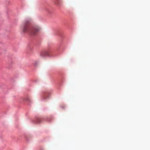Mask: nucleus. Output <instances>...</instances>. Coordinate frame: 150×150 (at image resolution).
<instances>
[{
  "mask_svg": "<svg viewBox=\"0 0 150 150\" xmlns=\"http://www.w3.org/2000/svg\"><path fill=\"white\" fill-rule=\"evenodd\" d=\"M20 28L22 33H27L31 35H35L40 30V28L38 27L30 28V23L28 21H25L21 26Z\"/></svg>",
  "mask_w": 150,
  "mask_h": 150,
  "instance_id": "nucleus-1",
  "label": "nucleus"
},
{
  "mask_svg": "<svg viewBox=\"0 0 150 150\" xmlns=\"http://www.w3.org/2000/svg\"><path fill=\"white\" fill-rule=\"evenodd\" d=\"M52 51L51 50H48L42 51L40 53L41 57L45 58L46 56L51 57Z\"/></svg>",
  "mask_w": 150,
  "mask_h": 150,
  "instance_id": "nucleus-2",
  "label": "nucleus"
},
{
  "mask_svg": "<svg viewBox=\"0 0 150 150\" xmlns=\"http://www.w3.org/2000/svg\"><path fill=\"white\" fill-rule=\"evenodd\" d=\"M41 119L40 118H37L35 120V122L36 123H39L40 122Z\"/></svg>",
  "mask_w": 150,
  "mask_h": 150,
  "instance_id": "nucleus-3",
  "label": "nucleus"
}]
</instances>
